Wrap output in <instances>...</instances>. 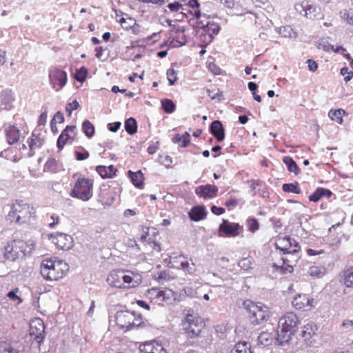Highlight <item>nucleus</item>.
Wrapping results in <instances>:
<instances>
[{
  "mask_svg": "<svg viewBox=\"0 0 353 353\" xmlns=\"http://www.w3.org/2000/svg\"><path fill=\"white\" fill-rule=\"evenodd\" d=\"M275 248L281 250L283 254L292 255L293 259L290 260L288 257H281L278 260L274 259V261L272 263L274 270L283 274L292 273L294 267L301 258V248L299 243L290 236L278 237Z\"/></svg>",
  "mask_w": 353,
  "mask_h": 353,
  "instance_id": "f257e3e1",
  "label": "nucleus"
},
{
  "mask_svg": "<svg viewBox=\"0 0 353 353\" xmlns=\"http://www.w3.org/2000/svg\"><path fill=\"white\" fill-rule=\"evenodd\" d=\"M5 219L10 225H29L37 217L35 208L23 199H15L9 205Z\"/></svg>",
  "mask_w": 353,
  "mask_h": 353,
  "instance_id": "f03ea898",
  "label": "nucleus"
},
{
  "mask_svg": "<svg viewBox=\"0 0 353 353\" xmlns=\"http://www.w3.org/2000/svg\"><path fill=\"white\" fill-rule=\"evenodd\" d=\"M68 270V263L56 258L43 259L40 265L41 274L46 281H59L66 276Z\"/></svg>",
  "mask_w": 353,
  "mask_h": 353,
  "instance_id": "7ed1b4c3",
  "label": "nucleus"
},
{
  "mask_svg": "<svg viewBox=\"0 0 353 353\" xmlns=\"http://www.w3.org/2000/svg\"><path fill=\"white\" fill-rule=\"evenodd\" d=\"M75 179L70 196L83 201H88L93 196L94 180L89 177L74 173L72 176Z\"/></svg>",
  "mask_w": 353,
  "mask_h": 353,
  "instance_id": "20e7f679",
  "label": "nucleus"
},
{
  "mask_svg": "<svg viewBox=\"0 0 353 353\" xmlns=\"http://www.w3.org/2000/svg\"><path fill=\"white\" fill-rule=\"evenodd\" d=\"M114 321L119 329L133 330L150 328L147 321L143 320L140 315H136L134 312L128 311L117 312Z\"/></svg>",
  "mask_w": 353,
  "mask_h": 353,
  "instance_id": "39448f33",
  "label": "nucleus"
},
{
  "mask_svg": "<svg viewBox=\"0 0 353 353\" xmlns=\"http://www.w3.org/2000/svg\"><path fill=\"white\" fill-rule=\"evenodd\" d=\"M243 305L252 324H262L268 321L271 316L269 307L261 303L245 300L243 301Z\"/></svg>",
  "mask_w": 353,
  "mask_h": 353,
  "instance_id": "423d86ee",
  "label": "nucleus"
},
{
  "mask_svg": "<svg viewBox=\"0 0 353 353\" xmlns=\"http://www.w3.org/2000/svg\"><path fill=\"white\" fill-rule=\"evenodd\" d=\"M107 282L112 287L122 289L134 288L138 285L134 279V274L123 270L112 271L107 278Z\"/></svg>",
  "mask_w": 353,
  "mask_h": 353,
  "instance_id": "0eeeda50",
  "label": "nucleus"
},
{
  "mask_svg": "<svg viewBox=\"0 0 353 353\" xmlns=\"http://www.w3.org/2000/svg\"><path fill=\"white\" fill-rule=\"evenodd\" d=\"M194 16L196 19V28L202 30L200 34L201 39L205 43H210L214 36L219 33L220 30L219 26L204 16L203 17V19H202L200 10L194 11Z\"/></svg>",
  "mask_w": 353,
  "mask_h": 353,
  "instance_id": "6e6552de",
  "label": "nucleus"
},
{
  "mask_svg": "<svg viewBox=\"0 0 353 353\" xmlns=\"http://www.w3.org/2000/svg\"><path fill=\"white\" fill-rule=\"evenodd\" d=\"M28 245L21 239H14L9 241L4 248V257L8 261H13L26 254Z\"/></svg>",
  "mask_w": 353,
  "mask_h": 353,
  "instance_id": "1a4fd4ad",
  "label": "nucleus"
},
{
  "mask_svg": "<svg viewBox=\"0 0 353 353\" xmlns=\"http://www.w3.org/2000/svg\"><path fill=\"white\" fill-rule=\"evenodd\" d=\"M145 296L150 300L158 305H163L164 303H171L175 299V292L169 288H152L148 289L145 293Z\"/></svg>",
  "mask_w": 353,
  "mask_h": 353,
  "instance_id": "9d476101",
  "label": "nucleus"
},
{
  "mask_svg": "<svg viewBox=\"0 0 353 353\" xmlns=\"http://www.w3.org/2000/svg\"><path fill=\"white\" fill-rule=\"evenodd\" d=\"M48 77L51 86L56 91L61 90L68 81L67 73L57 67L50 68Z\"/></svg>",
  "mask_w": 353,
  "mask_h": 353,
  "instance_id": "9b49d317",
  "label": "nucleus"
},
{
  "mask_svg": "<svg viewBox=\"0 0 353 353\" xmlns=\"http://www.w3.org/2000/svg\"><path fill=\"white\" fill-rule=\"evenodd\" d=\"M299 323L298 316L293 312H288L279 319L278 325L281 331H295Z\"/></svg>",
  "mask_w": 353,
  "mask_h": 353,
  "instance_id": "f8f14e48",
  "label": "nucleus"
},
{
  "mask_svg": "<svg viewBox=\"0 0 353 353\" xmlns=\"http://www.w3.org/2000/svg\"><path fill=\"white\" fill-rule=\"evenodd\" d=\"M292 307L296 310L309 311L314 307V299L307 294H297L292 301Z\"/></svg>",
  "mask_w": 353,
  "mask_h": 353,
  "instance_id": "ddd939ff",
  "label": "nucleus"
},
{
  "mask_svg": "<svg viewBox=\"0 0 353 353\" xmlns=\"http://www.w3.org/2000/svg\"><path fill=\"white\" fill-rule=\"evenodd\" d=\"M49 239L57 246V248L68 250L73 246V238L67 234L55 232L49 235Z\"/></svg>",
  "mask_w": 353,
  "mask_h": 353,
  "instance_id": "4468645a",
  "label": "nucleus"
},
{
  "mask_svg": "<svg viewBox=\"0 0 353 353\" xmlns=\"http://www.w3.org/2000/svg\"><path fill=\"white\" fill-rule=\"evenodd\" d=\"M204 321L196 314H188L181 321L182 329L184 331H201L203 327Z\"/></svg>",
  "mask_w": 353,
  "mask_h": 353,
  "instance_id": "2eb2a0df",
  "label": "nucleus"
},
{
  "mask_svg": "<svg viewBox=\"0 0 353 353\" xmlns=\"http://www.w3.org/2000/svg\"><path fill=\"white\" fill-rule=\"evenodd\" d=\"M76 136L75 125H67L57 139V147L62 150L67 143H72Z\"/></svg>",
  "mask_w": 353,
  "mask_h": 353,
  "instance_id": "dca6fc26",
  "label": "nucleus"
},
{
  "mask_svg": "<svg viewBox=\"0 0 353 353\" xmlns=\"http://www.w3.org/2000/svg\"><path fill=\"white\" fill-rule=\"evenodd\" d=\"M242 226L237 223H230L223 219L219 225V231L228 237H235L239 235L242 230Z\"/></svg>",
  "mask_w": 353,
  "mask_h": 353,
  "instance_id": "f3484780",
  "label": "nucleus"
},
{
  "mask_svg": "<svg viewBox=\"0 0 353 353\" xmlns=\"http://www.w3.org/2000/svg\"><path fill=\"white\" fill-rule=\"evenodd\" d=\"M219 188L211 184L201 185L196 188L195 194L203 199L215 198L218 195Z\"/></svg>",
  "mask_w": 353,
  "mask_h": 353,
  "instance_id": "a211bd4d",
  "label": "nucleus"
},
{
  "mask_svg": "<svg viewBox=\"0 0 353 353\" xmlns=\"http://www.w3.org/2000/svg\"><path fill=\"white\" fill-rule=\"evenodd\" d=\"M170 38L172 39L170 44L172 47H180L187 42L184 29L180 27L176 28L175 26H173V28L170 30Z\"/></svg>",
  "mask_w": 353,
  "mask_h": 353,
  "instance_id": "6ab92c4d",
  "label": "nucleus"
},
{
  "mask_svg": "<svg viewBox=\"0 0 353 353\" xmlns=\"http://www.w3.org/2000/svg\"><path fill=\"white\" fill-rule=\"evenodd\" d=\"M170 263L172 264L174 268L181 269L187 272L188 274H193L196 270L194 263L192 262L190 263L187 258L183 255H179L172 258Z\"/></svg>",
  "mask_w": 353,
  "mask_h": 353,
  "instance_id": "aec40b11",
  "label": "nucleus"
},
{
  "mask_svg": "<svg viewBox=\"0 0 353 353\" xmlns=\"http://www.w3.org/2000/svg\"><path fill=\"white\" fill-rule=\"evenodd\" d=\"M140 353H167L166 350L157 341H146L139 346Z\"/></svg>",
  "mask_w": 353,
  "mask_h": 353,
  "instance_id": "412c9836",
  "label": "nucleus"
},
{
  "mask_svg": "<svg viewBox=\"0 0 353 353\" xmlns=\"http://www.w3.org/2000/svg\"><path fill=\"white\" fill-rule=\"evenodd\" d=\"M5 137L9 145L17 143L21 137V132L16 125H9L4 130Z\"/></svg>",
  "mask_w": 353,
  "mask_h": 353,
  "instance_id": "4be33fe9",
  "label": "nucleus"
},
{
  "mask_svg": "<svg viewBox=\"0 0 353 353\" xmlns=\"http://www.w3.org/2000/svg\"><path fill=\"white\" fill-rule=\"evenodd\" d=\"M43 143L44 140L41 136V134L32 132L31 136L27 139V143L29 148L28 156H33L35 150L40 148L43 145Z\"/></svg>",
  "mask_w": 353,
  "mask_h": 353,
  "instance_id": "5701e85b",
  "label": "nucleus"
},
{
  "mask_svg": "<svg viewBox=\"0 0 353 353\" xmlns=\"http://www.w3.org/2000/svg\"><path fill=\"white\" fill-rule=\"evenodd\" d=\"M295 9L298 12L303 14L306 17L312 18L313 14L314 19H315L314 14L316 12L317 8L314 5L310 3L309 1H303L301 3H296Z\"/></svg>",
  "mask_w": 353,
  "mask_h": 353,
  "instance_id": "b1692460",
  "label": "nucleus"
},
{
  "mask_svg": "<svg viewBox=\"0 0 353 353\" xmlns=\"http://www.w3.org/2000/svg\"><path fill=\"white\" fill-rule=\"evenodd\" d=\"M210 132L217 141L221 142L225 139V130L222 123L216 120L211 123Z\"/></svg>",
  "mask_w": 353,
  "mask_h": 353,
  "instance_id": "393cba45",
  "label": "nucleus"
},
{
  "mask_svg": "<svg viewBox=\"0 0 353 353\" xmlns=\"http://www.w3.org/2000/svg\"><path fill=\"white\" fill-rule=\"evenodd\" d=\"M190 219L194 221H199L205 219L207 216V211L204 205H196L192 208L188 212Z\"/></svg>",
  "mask_w": 353,
  "mask_h": 353,
  "instance_id": "a878e982",
  "label": "nucleus"
},
{
  "mask_svg": "<svg viewBox=\"0 0 353 353\" xmlns=\"http://www.w3.org/2000/svg\"><path fill=\"white\" fill-rule=\"evenodd\" d=\"M340 281L345 288L353 290V265L341 272Z\"/></svg>",
  "mask_w": 353,
  "mask_h": 353,
  "instance_id": "bb28decb",
  "label": "nucleus"
},
{
  "mask_svg": "<svg viewBox=\"0 0 353 353\" xmlns=\"http://www.w3.org/2000/svg\"><path fill=\"white\" fill-rule=\"evenodd\" d=\"M96 171L101 178L109 179L116 176L117 169L112 165L109 166L98 165L96 168Z\"/></svg>",
  "mask_w": 353,
  "mask_h": 353,
  "instance_id": "cd10ccee",
  "label": "nucleus"
},
{
  "mask_svg": "<svg viewBox=\"0 0 353 353\" xmlns=\"http://www.w3.org/2000/svg\"><path fill=\"white\" fill-rule=\"evenodd\" d=\"M128 176L130 179L132 184L137 188L142 189L144 186V175L141 170L128 172Z\"/></svg>",
  "mask_w": 353,
  "mask_h": 353,
  "instance_id": "c85d7f7f",
  "label": "nucleus"
},
{
  "mask_svg": "<svg viewBox=\"0 0 353 353\" xmlns=\"http://www.w3.org/2000/svg\"><path fill=\"white\" fill-rule=\"evenodd\" d=\"M332 194V192L323 188H318L312 194L309 196V200L312 202L319 201L322 197L325 196L330 198Z\"/></svg>",
  "mask_w": 353,
  "mask_h": 353,
  "instance_id": "c756f323",
  "label": "nucleus"
},
{
  "mask_svg": "<svg viewBox=\"0 0 353 353\" xmlns=\"http://www.w3.org/2000/svg\"><path fill=\"white\" fill-rule=\"evenodd\" d=\"M172 141L182 148H185L190 144V135L187 132L183 134H176L172 138Z\"/></svg>",
  "mask_w": 353,
  "mask_h": 353,
  "instance_id": "7c9ffc66",
  "label": "nucleus"
},
{
  "mask_svg": "<svg viewBox=\"0 0 353 353\" xmlns=\"http://www.w3.org/2000/svg\"><path fill=\"white\" fill-rule=\"evenodd\" d=\"M327 272L326 268L322 265H312L309 268L307 273L312 278L319 279Z\"/></svg>",
  "mask_w": 353,
  "mask_h": 353,
  "instance_id": "2f4dec72",
  "label": "nucleus"
},
{
  "mask_svg": "<svg viewBox=\"0 0 353 353\" xmlns=\"http://www.w3.org/2000/svg\"><path fill=\"white\" fill-rule=\"evenodd\" d=\"M230 353H253V352L249 343L241 341L235 344Z\"/></svg>",
  "mask_w": 353,
  "mask_h": 353,
  "instance_id": "473e14b6",
  "label": "nucleus"
},
{
  "mask_svg": "<svg viewBox=\"0 0 353 353\" xmlns=\"http://www.w3.org/2000/svg\"><path fill=\"white\" fill-rule=\"evenodd\" d=\"M283 162L287 166L288 170L290 172H292L294 174H298L300 173V168L297 165L296 163L294 161V159L289 156L284 157L283 158Z\"/></svg>",
  "mask_w": 353,
  "mask_h": 353,
  "instance_id": "72a5a7b5",
  "label": "nucleus"
},
{
  "mask_svg": "<svg viewBox=\"0 0 353 353\" xmlns=\"http://www.w3.org/2000/svg\"><path fill=\"white\" fill-rule=\"evenodd\" d=\"M292 332H274V343L283 345L291 339Z\"/></svg>",
  "mask_w": 353,
  "mask_h": 353,
  "instance_id": "f704fd0d",
  "label": "nucleus"
},
{
  "mask_svg": "<svg viewBox=\"0 0 353 353\" xmlns=\"http://www.w3.org/2000/svg\"><path fill=\"white\" fill-rule=\"evenodd\" d=\"M345 114V111L343 109L331 110L328 113V116L332 121L339 124H342L343 121V117Z\"/></svg>",
  "mask_w": 353,
  "mask_h": 353,
  "instance_id": "c9c22d12",
  "label": "nucleus"
},
{
  "mask_svg": "<svg viewBox=\"0 0 353 353\" xmlns=\"http://www.w3.org/2000/svg\"><path fill=\"white\" fill-rule=\"evenodd\" d=\"M259 343L264 345H269L274 343V332H261L258 336Z\"/></svg>",
  "mask_w": 353,
  "mask_h": 353,
  "instance_id": "e433bc0d",
  "label": "nucleus"
},
{
  "mask_svg": "<svg viewBox=\"0 0 353 353\" xmlns=\"http://www.w3.org/2000/svg\"><path fill=\"white\" fill-rule=\"evenodd\" d=\"M282 190L285 192H292L297 194L301 193V189L299 186V183L297 181L283 184Z\"/></svg>",
  "mask_w": 353,
  "mask_h": 353,
  "instance_id": "4c0bfd02",
  "label": "nucleus"
},
{
  "mask_svg": "<svg viewBox=\"0 0 353 353\" xmlns=\"http://www.w3.org/2000/svg\"><path fill=\"white\" fill-rule=\"evenodd\" d=\"M45 325L41 318H34L30 323V331H45Z\"/></svg>",
  "mask_w": 353,
  "mask_h": 353,
  "instance_id": "58836bf2",
  "label": "nucleus"
},
{
  "mask_svg": "<svg viewBox=\"0 0 353 353\" xmlns=\"http://www.w3.org/2000/svg\"><path fill=\"white\" fill-rule=\"evenodd\" d=\"M59 170L58 162L54 158H50L44 165V171L56 173Z\"/></svg>",
  "mask_w": 353,
  "mask_h": 353,
  "instance_id": "ea45409f",
  "label": "nucleus"
},
{
  "mask_svg": "<svg viewBox=\"0 0 353 353\" xmlns=\"http://www.w3.org/2000/svg\"><path fill=\"white\" fill-rule=\"evenodd\" d=\"M125 129L130 134H133L137 131V124L136 120L130 117L125 121Z\"/></svg>",
  "mask_w": 353,
  "mask_h": 353,
  "instance_id": "a19ab883",
  "label": "nucleus"
},
{
  "mask_svg": "<svg viewBox=\"0 0 353 353\" xmlns=\"http://www.w3.org/2000/svg\"><path fill=\"white\" fill-rule=\"evenodd\" d=\"M207 93L208 97L212 100L217 99L220 101L222 98V92L215 85H211L210 88H208Z\"/></svg>",
  "mask_w": 353,
  "mask_h": 353,
  "instance_id": "79ce46f5",
  "label": "nucleus"
},
{
  "mask_svg": "<svg viewBox=\"0 0 353 353\" xmlns=\"http://www.w3.org/2000/svg\"><path fill=\"white\" fill-rule=\"evenodd\" d=\"M82 130L88 138H91L94 134V127L93 124L88 120L83 123Z\"/></svg>",
  "mask_w": 353,
  "mask_h": 353,
  "instance_id": "37998d69",
  "label": "nucleus"
},
{
  "mask_svg": "<svg viewBox=\"0 0 353 353\" xmlns=\"http://www.w3.org/2000/svg\"><path fill=\"white\" fill-rule=\"evenodd\" d=\"M88 71L85 67H81L76 70L74 78L79 82H83L85 80Z\"/></svg>",
  "mask_w": 353,
  "mask_h": 353,
  "instance_id": "c03bdc74",
  "label": "nucleus"
},
{
  "mask_svg": "<svg viewBox=\"0 0 353 353\" xmlns=\"http://www.w3.org/2000/svg\"><path fill=\"white\" fill-rule=\"evenodd\" d=\"M163 110L167 113H172L175 109V105L170 99H164L161 101Z\"/></svg>",
  "mask_w": 353,
  "mask_h": 353,
  "instance_id": "a18cd8bd",
  "label": "nucleus"
},
{
  "mask_svg": "<svg viewBox=\"0 0 353 353\" xmlns=\"http://www.w3.org/2000/svg\"><path fill=\"white\" fill-rule=\"evenodd\" d=\"M247 227L250 232H254L259 229V223L256 219L249 218L247 220Z\"/></svg>",
  "mask_w": 353,
  "mask_h": 353,
  "instance_id": "49530a36",
  "label": "nucleus"
},
{
  "mask_svg": "<svg viewBox=\"0 0 353 353\" xmlns=\"http://www.w3.org/2000/svg\"><path fill=\"white\" fill-rule=\"evenodd\" d=\"M167 79L170 85H174L177 80V73L173 68H169L166 72Z\"/></svg>",
  "mask_w": 353,
  "mask_h": 353,
  "instance_id": "de8ad7c7",
  "label": "nucleus"
},
{
  "mask_svg": "<svg viewBox=\"0 0 353 353\" xmlns=\"http://www.w3.org/2000/svg\"><path fill=\"white\" fill-rule=\"evenodd\" d=\"M74 157L77 161H83L89 158L90 153L83 148H81V151L76 150L74 152Z\"/></svg>",
  "mask_w": 353,
  "mask_h": 353,
  "instance_id": "09e8293b",
  "label": "nucleus"
},
{
  "mask_svg": "<svg viewBox=\"0 0 353 353\" xmlns=\"http://www.w3.org/2000/svg\"><path fill=\"white\" fill-rule=\"evenodd\" d=\"M142 241L147 242L148 244L151 245V247L157 252H159L161 250V246L160 244L158 243L154 240L151 241L150 239L147 238V233L145 234H143L141 238Z\"/></svg>",
  "mask_w": 353,
  "mask_h": 353,
  "instance_id": "8fccbe9b",
  "label": "nucleus"
},
{
  "mask_svg": "<svg viewBox=\"0 0 353 353\" xmlns=\"http://www.w3.org/2000/svg\"><path fill=\"white\" fill-rule=\"evenodd\" d=\"M173 279L168 271H161L155 275V279L159 282L163 281H170Z\"/></svg>",
  "mask_w": 353,
  "mask_h": 353,
  "instance_id": "3c124183",
  "label": "nucleus"
},
{
  "mask_svg": "<svg viewBox=\"0 0 353 353\" xmlns=\"http://www.w3.org/2000/svg\"><path fill=\"white\" fill-rule=\"evenodd\" d=\"M342 17L347 24L353 26V9L345 10L343 12Z\"/></svg>",
  "mask_w": 353,
  "mask_h": 353,
  "instance_id": "603ef678",
  "label": "nucleus"
},
{
  "mask_svg": "<svg viewBox=\"0 0 353 353\" xmlns=\"http://www.w3.org/2000/svg\"><path fill=\"white\" fill-rule=\"evenodd\" d=\"M30 339H34L38 345H40L45 338V332H30Z\"/></svg>",
  "mask_w": 353,
  "mask_h": 353,
  "instance_id": "864d4df0",
  "label": "nucleus"
},
{
  "mask_svg": "<svg viewBox=\"0 0 353 353\" xmlns=\"http://www.w3.org/2000/svg\"><path fill=\"white\" fill-rule=\"evenodd\" d=\"M183 5L178 1L169 3L167 7L172 12H179L182 10Z\"/></svg>",
  "mask_w": 353,
  "mask_h": 353,
  "instance_id": "5fc2aeb1",
  "label": "nucleus"
},
{
  "mask_svg": "<svg viewBox=\"0 0 353 353\" xmlns=\"http://www.w3.org/2000/svg\"><path fill=\"white\" fill-rule=\"evenodd\" d=\"M79 106V102L77 100H74L72 102L67 104L65 107V111L68 112V116H70L73 110H77Z\"/></svg>",
  "mask_w": 353,
  "mask_h": 353,
  "instance_id": "6e6d98bb",
  "label": "nucleus"
},
{
  "mask_svg": "<svg viewBox=\"0 0 353 353\" xmlns=\"http://www.w3.org/2000/svg\"><path fill=\"white\" fill-rule=\"evenodd\" d=\"M60 222V217L56 214H53L50 217V221L48 223V227L50 228H54Z\"/></svg>",
  "mask_w": 353,
  "mask_h": 353,
  "instance_id": "4d7b16f0",
  "label": "nucleus"
},
{
  "mask_svg": "<svg viewBox=\"0 0 353 353\" xmlns=\"http://www.w3.org/2000/svg\"><path fill=\"white\" fill-rule=\"evenodd\" d=\"M17 292L18 288H15L13 290L9 292L7 296L12 301H18L19 303H21L22 300L20 299L19 296L17 295Z\"/></svg>",
  "mask_w": 353,
  "mask_h": 353,
  "instance_id": "13d9d810",
  "label": "nucleus"
},
{
  "mask_svg": "<svg viewBox=\"0 0 353 353\" xmlns=\"http://www.w3.org/2000/svg\"><path fill=\"white\" fill-rule=\"evenodd\" d=\"M306 253L308 256H316V255H320L325 253V250L323 249L320 250H314L312 248H308L306 250Z\"/></svg>",
  "mask_w": 353,
  "mask_h": 353,
  "instance_id": "bf43d9fd",
  "label": "nucleus"
},
{
  "mask_svg": "<svg viewBox=\"0 0 353 353\" xmlns=\"http://www.w3.org/2000/svg\"><path fill=\"white\" fill-rule=\"evenodd\" d=\"M130 21L132 22V24H130V29H131L132 33L135 34H138L140 32V26L136 23L134 20L130 19Z\"/></svg>",
  "mask_w": 353,
  "mask_h": 353,
  "instance_id": "052dcab7",
  "label": "nucleus"
},
{
  "mask_svg": "<svg viewBox=\"0 0 353 353\" xmlns=\"http://www.w3.org/2000/svg\"><path fill=\"white\" fill-rule=\"evenodd\" d=\"M211 212L215 215H221L225 213V210L222 207H217L216 205H212L211 207Z\"/></svg>",
  "mask_w": 353,
  "mask_h": 353,
  "instance_id": "680f3d73",
  "label": "nucleus"
},
{
  "mask_svg": "<svg viewBox=\"0 0 353 353\" xmlns=\"http://www.w3.org/2000/svg\"><path fill=\"white\" fill-rule=\"evenodd\" d=\"M121 125V122L110 123H108V128L110 131L116 132L120 128Z\"/></svg>",
  "mask_w": 353,
  "mask_h": 353,
  "instance_id": "e2e57ef3",
  "label": "nucleus"
},
{
  "mask_svg": "<svg viewBox=\"0 0 353 353\" xmlns=\"http://www.w3.org/2000/svg\"><path fill=\"white\" fill-rule=\"evenodd\" d=\"M52 121H54V123H63V121H64L63 114L62 113H61L60 112H57L54 114Z\"/></svg>",
  "mask_w": 353,
  "mask_h": 353,
  "instance_id": "0e129e2a",
  "label": "nucleus"
},
{
  "mask_svg": "<svg viewBox=\"0 0 353 353\" xmlns=\"http://www.w3.org/2000/svg\"><path fill=\"white\" fill-rule=\"evenodd\" d=\"M307 63V67L310 71L315 72L318 69V64L315 61L312 59H308Z\"/></svg>",
  "mask_w": 353,
  "mask_h": 353,
  "instance_id": "69168bd1",
  "label": "nucleus"
},
{
  "mask_svg": "<svg viewBox=\"0 0 353 353\" xmlns=\"http://www.w3.org/2000/svg\"><path fill=\"white\" fill-rule=\"evenodd\" d=\"M208 68L214 74H221V68L217 67L216 64L214 63H210L208 64Z\"/></svg>",
  "mask_w": 353,
  "mask_h": 353,
  "instance_id": "338daca9",
  "label": "nucleus"
},
{
  "mask_svg": "<svg viewBox=\"0 0 353 353\" xmlns=\"http://www.w3.org/2000/svg\"><path fill=\"white\" fill-rule=\"evenodd\" d=\"M342 327L346 330H353V321L349 319L345 320L343 322Z\"/></svg>",
  "mask_w": 353,
  "mask_h": 353,
  "instance_id": "774afa93",
  "label": "nucleus"
}]
</instances>
